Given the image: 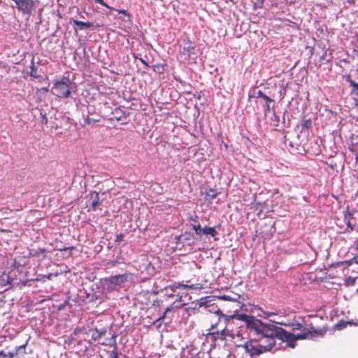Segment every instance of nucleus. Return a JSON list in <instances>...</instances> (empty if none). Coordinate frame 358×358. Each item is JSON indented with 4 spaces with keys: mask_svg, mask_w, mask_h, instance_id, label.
I'll return each instance as SVG.
<instances>
[{
    "mask_svg": "<svg viewBox=\"0 0 358 358\" xmlns=\"http://www.w3.org/2000/svg\"><path fill=\"white\" fill-rule=\"evenodd\" d=\"M89 201L90 202V205L91 206V208L94 211H95L96 208L101 204L99 193L96 192H93L92 193L90 194V198Z\"/></svg>",
    "mask_w": 358,
    "mask_h": 358,
    "instance_id": "11",
    "label": "nucleus"
},
{
    "mask_svg": "<svg viewBox=\"0 0 358 358\" xmlns=\"http://www.w3.org/2000/svg\"><path fill=\"white\" fill-rule=\"evenodd\" d=\"M312 125V121L310 119L305 120L302 124L301 127L303 130L308 129Z\"/></svg>",
    "mask_w": 358,
    "mask_h": 358,
    "instance_id": "25",
    "label": "nucleus"
},
{
    "mask_svg": "<svg viewBox=\"0 0 358 358\" xmlns=\"http://www.w3.org/2000/svg\"><path fill=\"white\" fill-rule=\"evenodd\" d=\"M355 245L356 248L358 250V237L356 238V241H355Z\"/></svg>",
    "mask_w": 358,
    "mask_h": 358,
    "instance_id": "41",
    "label": "nucleus"
},
{
    "mask_svg": "<svg viewBox=\"0 0 358 358\" xmlns=\"http://www.w3.org/2000/svg\"><path fill=\"white\" fill-rule=\"evenodd\" d=\"M218 320L224 319L225 322L230 319L236 318L238 320L245 321L248 328L255 330L257 333L261 334L262 339L271 350L275 345V337L279 335L280 328L273 324H264L262 321L255 319L254 317L248 315H217Z\"/></svg>",
    "mask_w": 358,
    "mask_h": 358,
    "instance_id": "1",
    "label": "nucleus"
},
{
    "mask_svg": "<svg viewBox=\"0 0 358 358\" xmlns=\"http://www.w3.org/2000/svg\"><path fill=\"white\" fill-rule=\"evenodd\" d=\"M112 346L114 348L110 354L111 358H118V355H117V343H115V345H112Z\"/></svg>",
    "mask_w": 358,
    "mask_h": 358,
    "instance_id": "29",
    "label": "nucleus"
},
{
    "mask_svg": "<svg viewBox=\"0 0 358 358\" xmlns=\"http://www.w3.org/2000/svg\"><path fill=\"white\" fill-rule=\"evenodd\" d=\"M43 90L45 92H48V88H43Z\"/></svg>",
    "mask_w": 358,
    "mask_h": 358,
    "instance_id": "44",
    "label": "nucleus"
},
{
    "mask_svg": "<svg viewBox=\"0 0 358 358\" xmlns=\"http://www.w3.org/2000/svg\"><path fill=\"white\" fill-rule=\"evenodd\" d=\"M129 273L115 275L105 280V285L108 291L118 290L128 280Z\"/></svg>",
    "mask_w": 358,
    "mask_h": 358,
    "instance_id": "5",
    "label": "nucleus"
},
{
    "mask_svg": "<svg viewBox=\"0 0 358 358\" xmlns=\"http://www.w3.org/2000/svg\"><path fill=\"white\" fill-rule=\"evenodd\" d=\"M219 334L218 331L209 333L208 335L211 337L213 341L217 339V336Z\"/></svg>",
    "mask_w": 358,
    "mask_h": 358,
    "instance_id": "32",
    "label": "nucleus"
},
{
    "mask_svg": "<svg viewBox=\"0 0 358 358\" xmlns=\"http://www.w3.org/2000/svg\"><path fill=\"white\" fill-rule=\"evenodd\" d=\"M192 227L196 234L200 236L202 235H210L214 237L217 234L215 227H205L202 228L199 223L192 224Z\"/></svg>",
    "mask_w": 358,
    "mask_h": 358,
    "instance_id": "10",
    "label": "nucleus"
},
{
    "mask_svg": "<svg viewBox=\"0 0 358 358\" xmlns=\"http://www.w3.org/2000/svg\"><path fill=\"white\" fill-rule=\"evenodd\" d=\"M34 7L35 3L33 0H24V13H31Z\"/></svg>",
    "mask_w": 358,
    "mask_h": 358,
    "instance_id": "18",
    "label": "nucleus"
},
{
    "mask_svg": "<svg viewBox=\"0 0 358 358\" xmlns=\"http://www.w3.org/2000/svg\"><path fill=\"white\" fill-rule=\"evenodd\" d=\"M98 122H99V118L92 117H90V115H87L84 119L85 124H88V125H91V124L92 125Z\"/></svg>",
    "mask_w": 358,
    "mask_h": 358,
    "instance_id": "22",
    "label": "nucleus"
},
{
    "mask_svg": "<svg viewBox=\"0 0 358 358\" xmlns=\"http://www.w3.org/2000/svg\"><path fill=\"white\" fill-rule=\"evenodd\" d=\"M122 111L120 109H115V113H114V116L110 118L111 120H121V117L122 115L120 114H122Z\"/></svg>",
    "mask_w": 358,
    "mask_h": 358,
    "instance_id": "24",
    "label": "nucleus"
},
{
    "mask_svg": "<svg viewBox=\"0 0 358 358\" xmlns=\"http://www.w3.org/2000/svg\"><path fill=\"white\" fill-rule=\"evenodd\" d=\"M9 285L8 276L3 274L0 276V293L7 289V287Z\"/></svg>",
    "mask_w": 358,
    "mask_h": 358,
    "instance_id": "17",
    "label": "nucleus"
},
{
    "mask_svg": "<svg viewBox=\"0 0 358 358\" xmlns=\"http://www.w3.org/2000/svg\"><path fill=\"white\" fill-rule=\"evenodd\" d=\"M5 303V302L2 300H0V307L3 306V305Z\"/></svg>",
    "mask_w": 358,
    "mask_h": 358,
    "instance_id": "42",
    "label": "nucleus"
},
{
    "mask_svg": "<svg viewBox=\"0 0 358 358\" xmlns=\"http://www.w3.org/2000/svg\"><path fill=\"white\" fill-rule=\"evenodd\" d=\"M192 220L195 222L194 224H196L199 223L198 222V216L197 215H195L194 218H192Z\"/></svg>",
    "mask_w": 358,
    "mask_h": 358,
    "instance_id": "37",
    "label": "nucleus"
},
{
    "mask_svg": "<svg viewBox=\"0 0 358 358\" xmlns=\"http://www.w3.org/2000/svg\"><path fill=\"white\" fill-rule=\"evenodd\" d=\"M90 331L92 333V339L94 341H97L99 344L103 345H115V338L117 336L113 335L110 338L102 340V337L104 336L106 334V330H99L95 328L90 329Z\"/></svg>",
    "mask_w": 358,
    "mask_h": 358,
    "instance_id": "6",
    "label": "nucleus"
},
{
    "mask_svg": "<svg viewBox=\"0 0 358 358\" xmlns=\"http://www.w3.org/2000/svg\"><path fill=\"white\" fill-rule=\"evenodd\" d=\"M180 55H184L185 59H189L192 55H195L194 43L189 37L186 38L183 41V47Z\"/></svg>",
    "mask_w": 358,
    "mask_h": 358,
    "instance_id": "9",
    "label": "nucleus"
},
{
    "mask_svg": "<svg viewBox=\"0 0 358 358\" xmlns=\"http://www.w3.org/2000/svg\"><path fill=\"white\" fill-rule=\"evenodd\" d=\"M347 81L349 83L350 86L352 87V94H358V83H355L350 76L347 77Z\"/></svg>",
    "mask_w": 358,
    "mask_h": 358,
    "instance_id": "20",
    "label": "nucleus"
},
{
    "mask_svg": "<svg viewBox=\"0 0 358 358\" xmlns=\"http://www.w3.org/2000/svg\"><path fill=\"white\" fill-rule=\"evenodd\" d=\"M124 235L123 234H117V235L116 236V238H115V242H116V243H120V242L123 241V240H124Z\"/></svg>",
    "mask_w": 358,
    "mask_h": 358,
    "instance_id": "30",
    "label": "nucleus"
},
{
    "mask_svg": "<svg viewBox=\"0 0 358 358\" xmlns=\"http://www.w3.org/2000/svg\"><path fill=\"white\" fill-rule=\"evenodd\" d=\"M353 99L355 101V103L358 102V94H353Z\"/></svg>",
    "mask_w": 358,
    "mask_h": 358,
    "instance_id": "39",
    "label": "nucleus"
},
{
    "mask_svg": "<svg viewBox=\"0 0 358 358\" xmlns=\"http://www.w3.org/2000/svg\"><path fill=\"white\" fill-rule=\"evenodd\" d=\"M50 302L51 304H49L48 306L53 308L52 313L55 311H59L62 310L65 306L69 305V302L66 299H64L62 301L52 299Z\"/></svg>",
    "mask_w": 358,
    "mask_h": 358,
    "instance_id": "12",
    "label": "nucleus"
},
{
    "mask_svg": "<svg viewBox=\"0 0 358 358\" xmlns=\"http://www.w3.org/2000/svg\"><path fill=\"white\" fill-rule=\"evenodd\" d=\"M293 330H301L302 334L297 335L298 338H313L317 336H322L327 332V329L325 327L316 329L311 324H308L306 322L303 323L295 322L292 324Z\"/></svg>",
    "mask_w": 358,
    "mask_h": 358,
    "instance_id": "2",
    "label": "nucleus"
},
{
    "mask_svg": "<svg viewBox=\"0 0 358 358\" xmlns=\"http://www.w3.org/2000/svg\"><path fill=\"white\" fill-rule=\"evenodd\" d=\"M139 60L145 67H149L148 63L145 59L143 58H139Z\"/></svg>",
    "mask_w": 358,
    "mask_h": 358,
    "instance_id": "35",
    "label": "nucleus"
},
{
    "mask_svg": "<svg viewBox=\"0 0 358 358\" xmlns=\"http://www.w3.org/2000/svg\"><path fill=\"white\" fill-rule=\"evenodd\" d=\"M343 220L347 227L344 233H350L352 231H358V224L357 219L354 217L352 212L349 210V207L346 208V210L343 212Z\"/></svg>",
    "mask_w": 358,
    "mask_h": 358,
    "instance_id": "7",
    "label": "nucleus"
},
{
    "mask_svg": "<svg viewBox=\"0 0 358 358\" xmlns=\"http://www.w3.org/2000/svg\"><path fill=\"white\" fill-rule=\"evenodd\" d=\"M294 336H294L290 332L286 331L285 330L280 328V331H279V335L278 337L287 343L291 339H292V338H294Z\"/></svg>",
    "mask_w": 358,
    "mask_h": 358,
    "instance_id": "15",
    "label": "nucleus"
},
{
    "mask_svg": "<svg viewBox=\"0 0 358 358\" xmlns=\"http://www.w3.org/2000/svg\"><path fill=\"white\" fill-rule=\"evenodd\" d=\"M190 288H193L194 285H190V286H188Z\"/></svg>",
    "mask_w": 358,
    "mask_h": 358,
    "instance_id": "46",
    "label": "nucleus"
},
{
    "mask_svg": "<svg viewBox=\"0 0 358 358\" xmlns=\"http://www.w3.org/2000/svg\"><path fill=\"white\" fill-rule=\"evenodd\" d=\"M74 25L79 27L80 29L90 28L93 26V24L90 22H83L79 20H73Z\"/></svg>",
    "mask_w": 358,
    "mask_h": 358,
    "instance_id": "19",
    "label": "nucleus"
},
{
    "mask_svg": "<svg viewBox=\"0 0 358 358\" xmlns=\"http://www.w3.org/2000/svg\"><path fill=\"white\" fill-rule=\"evenodd\" d=\"M299 339L297 338V335L295 336L292 339H291L289 342H287V345L292 348H294L296 345V341Z\"/></svg>",
    "mask_w": 358,
    "mask_h": 358,
    "instance_id": "28",
    "label": "nucleus"
},
{
    "mask_svg": "<svg viewBox=\"0 0 358 358\" xmlns=\"http://www.w3.org/2000/svg\"><path fill=\"white\" fill-rule=\"evenodd\" d=\"M255 96L257 98H261L265 101V104L264 105V112L265 115L271 113V111L275 113V102L274 99L267 96L262 90H258L256 92Z\"/></svg>",
    "mask_w": 358,
    "mask_h": 358,
    "instance_id": "8",
    "label": "nucleus"
},
{
    "mask_svg": "<svg viewBox=\"0 0 358 358\" xmlns=\"http://www.w3.org/2000/svg\"><path fill=\"white\" fill-rule=\"evenodd\" d=\"M264 3V0H259V4L262 6Z\"/></svg>",
    "mask_w": 358,
    "mask_h": 358,
    "instance_id": "43",
    "label": "nucleus"
},
{
    "mask_svg": "<svg viewBox=\"0 0 358 358\" xmlns=\"http://www.w3.org/2000/svg\"><path fill=\"white\" fill-rule=\"evenodd\" d=\"M95 1L101 5H102L103 6H105L110 10H116L118 13H121V14H123L124 15L128 17H131V15L129 14V13L126 10H119V9H115L110 6H109L107 3H106L103 0H95Z\"/></svg>",
    "mask_w": 358,
    "mask_h": 358,
    "instance_id": "16",
    "label": "nucleus"
},
{
    "mask_svg": "<svg viewBox=\"0 0 358 358\" xmlns=\"http://www.w3.org/2000/svg\"><path fill=\"white\" fill-rule=\"evenodd\" d=\"M176 308H180L182 312H186L188 310L187 308L185 307V303L180 304L178 302L175 301L170 306L165 308L164 313L175 311Z\"/></svg>",
    "mask_w": 358,
    "mask_h": 358,
    "instance_id": "14",
    "label": "nucleus"
},
{
    "mask_svg": "<svg viewBox=\"0 0 358 358\" xmlns=\"http://www.w3.org/2000/svg\"><path fill=\"white\" fill-rule=\"evenodd\" d=\"M59 251H65V250H75V247L73 246H71V247H67V248H59L58 249Z\"/></svg>",
    "mask_w": 358,
    "mask_h": 358,
    "instance_id": "34",
    "label": "nucleus"
},
{
    "mask_svg": "<svg viewBox=\"0 0 358 358\" xmlns=\"http://www.w3.org/2000/svg\"><path fill=\"white\" fill-rule=\"evenodd\" d=\"M237 347L243 348L251 356L259 355L262 353L271 350L262 339H253L243 343H237Z\"/></svg>",
    "mask_w": 358,
    "mask_h": 358,
    "instance_id": "3",
    "label": "nucleus"
},
{
    "mask_svg": "<svg viewBox=\"0 0 358 358\" xmlns=\"http://www.w3.org/2000/svg\"><path fill=\"white\" fill-rule=\"evenodd\" d=\"M336 327H338V329H342L343 328L346 327V323L343 322H339L336 324Z\"/></svg>",
    "mask_w": 358,
    "mask_h": 358,
    "instance_id": "33",
    "label": "nucleus"
},
{
    "mask_svg": "<svg viewBox=\"0 0 358 358\" xmlns=\"http://www.w3.org/2000/svg\"><path fill=\"white\" fill-rule=\"evenodd\" d=\"M210 312H212L213 313L217 314V313H222L221 310L220 309L213 310H209Z\"/></svg>",
    "mask_w": 358,
    "mask_h": 358,
    "instance_id": "38",
    "label": "nucleus"
},
{
    "mask_svg": "<svg viewBox=\"0 0 358 358\" xmlns=\"http://www.w3.org/2000/svg\"><path fill=\"white\" fill-rule=\"evenodd\" d=\"M241 310L243 312L253 313V312H263V313H273L272 312H264L263 310L254 304H243L241 306Z\"/></svg>",
    "mask_w": 358,
    "mask_h": 358,
    "instance_id": "13",
    "label": "nucleus"
},
{
    "mask_svg": "<svg viewBox=\"0 0 358 358\" xmlns=\"http://www.w3.org/2000/svg\"><path fill=\"white\" fill-rule=\"evenodd\" d=\"M166 315H163L162 317L155 318L153 320V322L148 321V323H150L151 324H154L157 323V322L160 321L161 320L164 319Z\"/></svg>",
    "mask_w": 358,
    "mask_h": 358,
    "instance_id": "31",
    "label": "nucleus"
},
{
    "mask_svg": "<svg viewBox=\"0 0 358 358\" xmlns=\"http://www.w3.org/2000/svg\"><path fill=\"white\" fill-rule=\"evenodd\" d=\"M45 249L44 248H39L38 250H36L34 253L33 254L34 256H38L40 257L42 255L43 257H45Z\"/></svg>",
    "mask_w": 358,
    "mask_h": 358,
    "instance_id": "26",
    "label": "nucleus"
},
{
    "mask_svg": "<svg viewBox=\"0 0 358 358\" xmlns=\"http://www.w3.org/2000/svg\"><path fill=\"white\" fill-rule=\"evenodd\" d=\"M20 3H22V1H20V0L19 1H16V4H17V8H18L19 10H22V8L21 7Z\"/></svg>",
    "mask_w": 358,
    "mask_h": 358,
    "instance_id": "36",
    "label": "nucleus"
},
{
    "mask_svg": "<svg viewBox=\"0 0 358 358\" xmlns=\"http://www.w3.org/2000/svg\"><path fill=\"white\" fill-rule=\"evenodd\" d=\"M217 194H218V193L216 192L214 189H209V190L208 192H206L205 194V199L211 201V200L215 199L217 197Z\"/></svg>",
    "mask_w": 358,
    "mask_h": 358,
    "instance_id": "21",
    "label": "nucleus"
},
{
    "mask_svg": "<svg viewBox=\"0 0 358 358\" xmlns=\"http://www.w3.org/2000/svg\"><path fill=\"white\" fill-rule=\"evenodd\" d=\"M145 319H151V318H150V317L149 315H148V316L146 317V318H144L143 320H145Z\"/></svg>",
    "mask_w": 358,
    "mask_h": 358,
    "instance_id": "45",
    "label": "nucleus"
},
{
    "mask_svg": "<svg viewBox=\"0 0 358 358\" xmlns=\"http://www.w3.org/2000/svg\"><path fill=\"white\" fill-rule=\"evenodd\" d=\"M217 324H218V322H216V323H215V324H213L211 325V327H210V330H213V329H215V328L217 326Z\"/></svg>",
    "mask_w": 358,
    "mask_h": 358,
    "instance_id": "40",
    "label": "nucleus"
},
{
    "mask_svg": "<svg viewBox=\"0 0 358 358\" xmlns=\"http://www.w3.org/2000/svg\"><path fill=\"white\" fill-rule=\"evenodd\" d=\"M40 122L43 124H46L48 123V118L46 117L45 113H43L42 112H40Z\"/></svg>",
    "mask_w": 358,
    "mask_h": 358,
    "instance_id": "27",
    "label": "nucleus"
},
{
    "mask_svg": "<svg viewBox=\"0 0 358 358\" xmlns=\"http://www.w3.org/2000/svg\"><path fill=\"white\" fill-rule=\"evenodd\" d=\"M72 83L69 77L63 76L54 83L52 94L59 98H67L71 94Z\"/></svg>",
    "mask_w": 358,
    "mask_h": 358,
    "instance_id": "4",
    "label": "nucleus"
},
{
    "mask_svg": "<svg viewBox=\"0 0 358 358\" xmlns=\"http://www.w3.org/2000/svg\"><path fill=\"white\" fill-rule=\"evenodd\" d=\"M31 71L29 72L30 76L33 78H38L40 76L38 74L37 68L34 66L33 59L31 60Z\"/></svg>",
    "mask_w": 358,
    "mask_h": 358,
    "instance_id": "23",
    "label": "nucleus"
},
{
    "mask_svg": "<svg viewBox=\"0 0 358 358\" xmlns=\"http://www.w3.org/2000/svg\"><path fill=\"white\" fill-rule=\"evenodd\" d=\"M357 59H358V53H357Z\"/></svg>",
    "mask_w": 358,
    "mask_h": 358,
    "instance_id": "47",
    "label": "nucleus"
}]
</instances>
